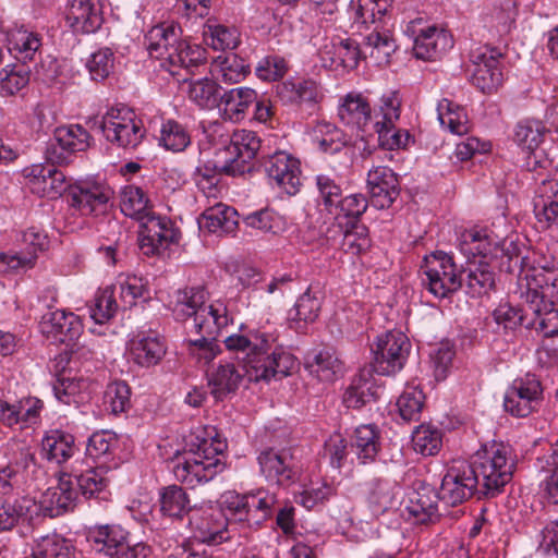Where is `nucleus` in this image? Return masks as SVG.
Wrapping results in <instances>:
<instances>
[{"mask_svg":"<svg viewBox=\"0 0 558 558\" xmlns=\"http://www.w3.org/2000/svg\"><path fill=\"white\" fill-rule=\"evenodd\" d=\"M500 267L509 274H519L520 298L524 301L534 318L527 320L526 328H534L549 338L558 333V275L554 270L524 269L525 257L513 242L502 243Z\"/></svg>","mask_w":558,"mask_h":558,"instance_id":"nucleus-1","label":"nucleus"},{"mask_svg":"<svg viewBox=\"0 0 558 558\" xmlns=\"http://www.w3.org/2000/svg\"><path fill=\"white\" fill-rule=\"evenodd\" d=\"M222 341L229 351H246L243 367L251 381L281 379L292 374L298 365L293 354L284 347L276 345V338L268 333H233Z\"/></svg>","mask_w":558,"mask_h":558,"instance_id":"nucleus-2","label":"nucleus"},{"mask_svg":"<svg viewBox=\"0 0 558 558\" xmlns=\"http://www.w3.org/2000/svg\"><path fill=\"white\" fill-rule=\"evenodd\" d=\"M469 466L477 477L480 497L494 498L512 480L515 459L509 445L493 441L476 451Z\"/></svg>","mask_w":558,"mask_h":558,"instance_id":"nucleus-3","label":"nucleus"},{"mask_svg":"<svg viewBox=\"0 0 558 558\" xmlns=\"http://www.w3.org/2000/svg\"><path fill=\"white\" fill-rule=\"evenodd\" d=\"M209 292L204 287L179 290L171 302V308L177 319H184L193 316L191 332L199 335V338L187 341L189 352L198 361H204V365L209 364V305L207 300Z\"/></svg>","mask_w":558,"mask_h":558,"instance_id":"nucleus-4","label":"nucleus"},{"mask_svg":"<svg viewBox=\"0 0 558 558\" xmlns=\"http://www.w3.org/2000/svg\"><path fill=\"white\" fill-rule=\"evenodd\" d=\"M488 246V234L485 230H465L459 238L460 251L465 256H481L477 262L468 260V266L461 269L465 292L472 298L487 294L495 288V272L489 264L484 260L489 253Z\"/></svg>","mask_w":558,"mask_h":558,"instance_id":"nucleus-5","label":"nucleus"},{"mask_svg":"<svg viewBox=\"0 0 558 558\" xmlns=\"http://www.w3.org/2000/svg\"><path fill=\"white\" fill-rule=\"evenodd\" d=\"M100 129L106 140L124 149L136 148L145 137L141 119L129 108H110L102 116Z\"/></svg>","mask_w":558,"mask_h":558,"instance_id":"nucleus-6","label":"nucleus"},{"mask_svg":"<svg viewBox=\"0 0 558 558\" xmlns=\"http://www.w3.org/2000/svg\"><path fill=\"white\" fill-rule=\"evenodd\" d=\"M423 284L438 299L448 298L463 287L461 270L451 255L437 251L425 257Z\"/></svg>","mask_w":558,"mask_h":558,"instance_id":"nucleus-7","label":"nucleus"},{"mask_svg":"<svg viewBox=\"0 0 558 558\" xmlns=\"http://www.w3.org/2000/svg\"><path fill=\"white\" fill-rule=\"evenodd\" d=\"M409 338L401 331H387L372 347L371 367L374 373L389 376L400 372L410 353Z\"/></svg>","mask_w":558,"mask_h":558,"instance_id":"nucleus-8","label":"nucleus"},{"mask_svg":"<svg viewBox=\"0 0 558 558\" xmlns=\"http://www.w3.org/2000/svg\"><path fill=\"white\" fill-rule=\"evenodd\" d=\"M544 388L534 374L515 378L506 390L504 409L515 417H526L537 411L543 401Z\"/></svg>","mask_w":558,"mask_h":558,"instance_id":"nucleus-9","label":"nucleus"},{"mask_svg":"<svg viewBox=\"0 0 558 558\" xmlns=\"http://www.w3.org/2000/svg\"><path fill=\"white\" fill-rule=\"evenodd\" d=\"M424 24L422 17H416L407 24L404 33L413 39V53L417 59L435 60L452 48L453 40L445 29Z\"/></svg>","mask_w":558,"mask_h":558,"instance_id":"nucleus-10","label":"nucleus"},{"mask_svg":"<svg viewBox=\"0 0 558 558\" xmlns=\"http://www.w3.org/2000/svg\"><path fill=\"white\" fill-rule=\"evenodd\" d=\"M140 222L138 245L146 256L159 255L180 240V231L167 217L153 213Z\"/></svg>","mask_w":558,"mask_h":558,"instance_id":"nucleus-11","label":"nucleus"},{"mask_svg":"<svg viewBox=\"0 0 558 558\" xmlns=\"http://www.w3.org/2000/svg\"><path fill=\"white\" fill-rule=\"evenodd\" d=\"M113 191L105 183L82 181L70 187L69 204L81 216H100L107 213Z\"/></svg>","mask_w":558,"mask_h":558,"instance_id":"nucleus-12","label":"nucleus"},{"mask_svg":"<svg viewBox=\"0 0 558 558\" xmlns=\"http://www.w3.org/2000/svg\"><path fill=\"white\" fill-rule=\"evenodd\" d=\"M501 52L498 49L482 46L471 51L472 84L484 94H492L502 84L500 69Z\"/></svg>","mask_w":558,"mask_h":558,"instance_id":"nucleus-13","label":"nucleus"},{"mask_svg":"<svg viewBox=\"0 0 558 558\" xmlns=\"http://www.w3.org/2000/svg\"><path fill=\"white\" fill-rule=\"evenodd\" d=\"M90 135L80 124L58 126L46 148V158L53 163H68L71 155L89 147Z\"/></svg>","mask_w":558,"mask_h":558,"instance_id":"nucleus-14","label":"nucleus"},{"mask_svg":"<svg viewBox=\"0 0 558 558\" xmlns=\"http://www.w3.org/2000/svg\"><path fill=\"white\" fill-rule=\"evenodd\" d=\"M469 464L453 465L448 469L439 487L440 501L454 507L473 495L480 496V484Z\"/></svg>","mask_w":558,"mask_h":558,"instance_id":"nucleus-15","label":"nucleus"},{"mask_svg":"<svg viewBox=\"0 0 558 558\" xmlns=\"http://www.w3.org/2000/svg\"><path fill=\"white\" fill-rule=\"evenodd\" d=\"M26 186L39 197L57 198L69 187L65 174L50 163H34L22 170Z\"/></svg>","mask_w":558,"mask_h":558,"instance_id":"nucleus-16","label":"nucleus"},{"mask_svg":"<svg viewBox=\"0 0 558 558\" xmlns=\"http://www.w3.org/2000/svg\"><path fill=\"white\" fill-rule=\"evenodd\" d=\"M23 244L26 253H1L0 272H19L34 267L37 254L49 246L46 232L38 227H31L23 232Z\"/></svg>","mask_w":558,"mask_h":558,"instance_id":"nucleus-17","label":"nucleus"},{"mask_svg":"<svg viewBox=\"0 0 558 558\" xmlns=\"http://www.w3.org/2000/svg\"><path fill=\"white\" fill-rule=\"evenodd\" d=\"M211 171L229 175L243 174L250 171L251 167L243 163L240 158L239 148L233 143L231 133H220L217 123L211 125Z\"/></svg>","mask_w":558,"mask_h":558,"instance_id":"nucleus-18","label":"nucleus"},{"mask_svg":"<svg viewBox=\"0 0 558 558\" xmlns=\"http://www.w3.org/2000/svg\"><path fill=\"white\" fill-rule=\"evenodd\" d=\"M77 499V488L72 481V473L68 470L61 471L58 478V485L49 487L40 497L37 504V511L40 510L45 515L58 517L72 509Z\"/></svg>","mask_w":558,"mask_h":558,"instance_id":"nucleus-19","label":"nucleus"},{"mask_svg":"<svg viewBox=\"0 0 558 558\" xmlns=\"http://www.w3.org/2000/svg\"><path fill=\"white\" fill-rule=\"evenodd\" d=\"M167 351L163 339L154 330H140L128 342L130 360L141 367L157 365Z\"/></svg>","mask_w":558,"mask_h":558,"instance_id":"nucleus-20","label":"nucleus"},{"mask_svg":"<svg viewBox=\"0 0 558 558\" xmlns=\"http://www.w3.org/2000/svg\"><path fill=\"white\" fill-rule=\"evenodd\" d=\"M264 169L268 179L287 194L294 195L299 191L301 170L296 158L286 151H277L264 161Z\"/></svg>","mask_w":558,"mask_h":558,"instance_id":"nucleus-21","label":"nucleus"},{"mask_svg":"<svg viewBox=\"0 0 558 558\" xmlns=\"http://www.w3.org/2000/svg\"><path fill=\"white\" fill-rule=\"evenodd\" d=\"M257 94L247 87L232 88L227 90L222 86L211 87V100L216 101L219 116L223 120L239 122L245 117L247 109L256 100Z\"/></svg>","mask_w":558,"mask_h":558,"instance_id":"nucleus-22","label":"nucleus"},{"mask_svg":"<svg viewBox=\"0 0 558 558\" xmlns=\"http://www.w3.org/2000/svg\"><path fill=\"white\" fill-rule=\"evenodd\" d=\"M39 330L51 342L66 343L80 337L83 325L74 313L57 310L41 317Z\"/></svg>","mask_w":558,"mask_h":558,"instance_id":"nucleus-23","label":"nucleus"},{"mask_svg":"<svg viewBox=\"0 0 558 558\" xmlns=\"http://www.w3.org/2000/svg\"><path fill=\"white\" fill-rule=\"evenodd\" d=\"M366 184L371 203L379 209L389 208L400 194L397 173L385 166L372 168L367 173Z\"/></svg>","mask_w":558,"mask_h":558,"instance_id":"nucleus-24","label":"nucleus"},{"mask_svg":"<svg viewBox=\"0 0 558 558\" xmlns=\"http://www.w3.org/2000/svg\"><path fill=\"white\" fill-rule=\"evenodd\" d=\"M182 29L174 23H161L151 27L145 35V45L150 57L167 60L170 63L172 52H177L181 43Z\"/></svg>","mask_w":558,"mask_h":558,"instance_id":"nucleus-25","label":"nucleus"},{"mask_svg":"<svg viewBox=\"0 0 558 558\" xmlns=\"http://www.w3.org/2000/svg\"><path fill=\"white\" fill-rule=\"evenodd\" d=\"M36 514L37 502L29 497H0V532L29 524Z\"/></svg>","mask_w":558,"mask_h":558,"instance_id":"nucleus-26","label":"nucleus"},{"mask_svg":"<svg viewBox=\"0 0 558 558\" xmlns=\"http://www.w3.org/2000/svg\"><path fill=\"white\" fill-rule=\"evenodd\" d=\"M66 21L75 33H95L104 22L100 1L72 0L68 8Z\"/></svg>","mask_w":558,"mask_h":558,"instance_id":"nucleus-27","label":"nucleus"},{"mask_svg":"<svg viewBox=\"0 0 558 558\" xmlns=\"http://www.w3.org/2000/svg\"><path fill=\"white\" fill-rule=\"evenodd\" d=\"M258 464L266 480L278 485H289L295 478L292 457L287 450L266 449L258 456Z\"/></svg>","mask_w":558,"mask_h":558,"instance_id":"nucleus-28","label":"nucleus"},{"mask_svg":"<svg viewBox=\"0 0 558 558\" xmlns=\"http://www.w3.org/2000/svg\"><path fill=\"white\" fill-rule=\"evenodd\" d=\"M534 214L543 229L558 230V180H543L536 190Z\"/></svg>","mask_w":558,"mask_h":558,"instance_id":"nucleus-29","label":"nucleus"},{"mask_svg":"<svg viewBox=\"0 0 558 558\" xmlns=\"http://www.w3.org/2000/svg\"><path fill=\"white\" fill-rule=\"evenodd\" d=\"M77 452L74 436L59 428L47 430L41 439L40 453L44 459L58 465L68 462Z\"/></svg>","mask_w":558,"mask_h":558,"instance_id":"nucleus-30","label":"nucleus"},{"mask_svg":"<svg viewBox=\"0 0 558 558\" xmlns=\"http://www.w3.org/2000/svg\"><path fill=\"white\" fill-rule=\"evenodd\" d=\"M338 117L344 125L365 133L373 121V109L364 96L349 93L339 105Z\"/></svg>","mask_w":558,"mask_h":558,"instance_id":"nucleus-31","label":"nucleus"},{"mask_svg":"<svg viewBox=\"0 0 558 558\" xmlns=\"http://www.w3.org/2000/svg\"><path fill=\"white\" fill-rule=\"evenodd\" d=\"M277 502L276 495L265 489L242 495L240 522H246L250 526L260 525L270 517Z\"/></svg>","mask_w":558,"mask_h":558,"instance_id":"nucleus-32","label":"nucleus"},{"mask_svg":"<svg viewBox=\"0 0 558 558\" xmlns=\"http://www.w3.org/2000/svg\"><path fill=\"white\" fill-rule=\"evenodd\" d=\"M396 48L397 46L390 32L379 25H376L361 44L363 59H369L377 66L387 65Z\"/></svg>","mask_w":558,"mask_h":558,"instance_id":"nucleus-33","label":"nucleus"},{"mask_svg":"<svg viewBox=\"0 0 558 558\" xmlns=\"http://www.w3.org/2000/svg\"><path fill=\"white\" fill-rule=\"evenodd\" d=\"M248 64L235 53L211 56V86L219 88L221 83L235 84L250 72Z\"/></svg>","mask_w":558,"mask_h":558,"instance_id":"nucleus-34","label":"nucleus"},{"mask_svg":"<svg viewBox=\"0 0 558 558\" xmlns=\"http://www.w3.org/2000/svg\"><path fill=\"white\" fill-rule=\"evenodd\" d=\"M69 473H72L74 486L86 498H106L107 487L109 485L108 470L104 466L88 468L81 470L72 466Z\"/></svg>","mask_w":558,"mask_h":558,"instance_id":"nucleus-35","label":"nucleus"},{"mask_svg":"<svg viewBox=\"0 0 558 558\" xmlns=\"http://www.w3.org/2000/svg\"><path fill=\"white\" fill-rule=\"evenodd\" d=\"M241 504L242 496L235 492L229 490L217 499L215 508L211 506V512L217 510L223 519L222 522L216 520V524L222 526L221 530L217 529L214 531L211 529V547L230 539L229 531L226 526L231 521L240 522Z\"/></svg>","mask_w":558,"mask_h":558,"instance_id":"nucleus-36","label":"nucleus"},{"mask_svg":"<svg viewBox=\"0 0 558 558\" xmlns=\"http://www.w3.org/2000/svg\"><path fill=\"white\" fill-rule=\"evenodd\" d=\"M206 451V441H204L198 446L197 452H191L183 461L179 460L172 468L174 477L192 488L205 484L207 482V465L204 462V459H207Z\"/></svg>","mask_w":558,"mask_h":558,"instance_id":"nucleus-37","label":"nucleus"},{"mask_svg":"<svg viewBox=\"0 0 558 558\" xmlns=\"http://www.w3.org/2000/svg\"><path fill=\"white\" fill-rule=\"evenodd\" d=\"M351 447L360 464L366 465L375 462L380 451L378 427L375 424L357 426L351 439Z\"/></svg>","mask_w":558,"mask_h":558,"instance_id":"nucleus-38","label":"nucleus"},{"mask_svg":"<svg viewBox=\"0 0 558 558\" xmlns=\"http://www.w3.org/2000/svg\"><path fill=\"white\" fill-rule=\"evenodd\" d=\"M378 398V387L372 381L371 371L362 369L347 388L343 402L347 408L361 409Z\"/></svg>","mask_w":558,"mask_h":558,"instance_id":"nucleus-39","label":"nucleus"},{"mask_svg":"<svg viewBox=\"0 0 558 558\" xmlns=\"http://www.w3.org/2000/svg\"><path fill=\"white\" fill-rule=\"evenodd\" d=\"M311 138L314 145L325 154H336L349 143V137L337 125L319 121L311 132Z\"/></svg>","mask_w":558,"mask_h":558,"instance_id":"nucleus-40","label":"nucleus"},{"mask_svg":"<svg viewBox=\"0 0 558 558\" xmlns=\"http://www.w3.org/2000/svg\"><path fill=\"white\" fill-rule=\"evenodd\" d=\"M305 367L320 381H333L342 373V363L331 349H323L308 354Z\"/></svg>","mask_w":558,"mask_h":558,"instance_id":"nucleus-41","label":"nucleus"},{"mask_svg":"<svg viewBox=\"0 0 558 558\" xmlns=\"http://www.w3.org/2000/svg\"><path fill=\"white\" fill-rule=\"evenodd\" d=\"M120 208L126 217L137 221H143L154 213L146 193L140 186L132 184L121 190Z\"/></svg>","mask_w":558,"mask_h":558,"instance_id":"nucleus-42","label":"nucleus"},{"mask_svg":"<svg viewBox=\"0 0 558 558\" xmlns=\"http://www.w3.org/2000/svg\"><path fill=\"white\" fill-rule=\"evenodd\" d=\"M439 500V492L423 485L412 493L407 510L417 522L425 523L437 513Z\"/></svg>","mask_w":558,"mask_h":558,"instance_id":"nucleus-43","label":"nucleus"},{"mask_svg":"<svg viewBox=\"0 0 558 558\" xmlns=\"http://www.w3.org/2000/svg\"><path fill=\"white\" fill-rule=\"evenodd\" d=\"M89 537L97 553L113 558L126 542V532L119 525H101L94 529Z\"/></svg>","mask_w":558,"mask_h":558,"instance_id":"nucleus-44","label":"nucleus"},{"mask_svg":"<svg viewBox=\"0 0 558 558\" xmlns=\"http://www.w3.org/2000/svg\"><path fill=\"white\" fill-rule=\"evenodd\" d=\"M26 558H76V551L71 542L52 534L37 539Z\"/></svg>","mask_w":558,"mask_h":558,"instance_id":"nucleus-45","label":"nucleus"},{"mask_svg":"<svg viewBox=\"0 0 558 558\" xmlns=\"http://www.w3.org/2000/svg\"><path fill=\"white\" fill-rule=\"evenodd\" d=\"M5 41L9 43V50L15 52L16 57L24 61L33 60L41 47L39 35L23 26L8 32Z\"/></svg>","mask_w":558,"mask_h":558,"instance_id":"nucleus-46","label":"nucleus"},{"mask_svg":"<svg viewBox=\"0 0 558 558\" xmlns=\"http://www.w3.org/2000/svg\"><path fill=\"white\" fill-rule=\"evenodd\" d=\"M402 99L397 90L384 94L373 110V130H383L397 123L401 114Z\"/></svg>","mask_w":558,"mask_h":558,"instance_id":"nucleus-47","label":"nucleus"},{"mask_svg":"<svg viewBox=\"0 0 558 558\" xmlns=\"http://www.w3.org/2000/svg\"><path fill=\"white\" fill-rule=\"evenodd\" d=\"M538 466L549 475L541 484V494L548 505L558 506V442L551 447L549 456L538 459Z\"/></svg>","mask_w":558,"mask_h":558,"instance_id":"nucleus-48","label":"nucleus"},{"mask_svg":"<svg viewBox=\"0 0 558 558\" xmlns=\"http://www.w3.org/2000/svg\"><path fill=\"white\" fill-rule=\"evenodd\" d=\"M393 0H352L350 11L354 20L363 24L381 23L392 7Z\"/></svg>","mask_w":558,"mask_h":558,"instance_id":"nucleus-49","label":"nucleus"},{"mask_svg":"<svg viewBox=\"0 0 558 558\" xmlns=\"http://www.w3.org/2000/svg\"><path fill=\"white\" fill-rule=\"evenodd\" d=\"M160 510L171 518H182L190 507V499L182 487L170 485L163 487L159 493Z\"/></svg>","mask_w":558,"mask_h":558,"instance_id":"nucleus-50","label":"nucleus"},{"mask_svg":"<svg viewBox=\"0 0 558 558\" xmlns=\"http://www.w3.org/2000/svg\"><path fill=\"white\" fill-rule=\"evenodd\" d=\"M238 227L239 215L235 208L222 203L211 205V234L233 235Z\"/></svg>","mask_w":558,"mask_h":558,"instance_id":"nucleus-51","label":"nucleus"},{"mask_svg":"<svg viewBox=\"0 0 558 558\" xmlns=\"http://www.w3.org/2000/svg\"><path fill=\"white\" fill-rule=\"evenodd\" d=\"M191 143L185 128L174 120H167L161 124L159 144L167 150L183 151Z\"/></svg>","mask_w":558,"mask_h":558,"instance_id":"nucleus-52","label":"nucleus"},{"mask_svg":"<svg viewBox=\"0 0 558 558\" xmlns=\"http://www.w3.org/2000/svg\"><path fill=\"white\" fill-rule=\"evenodd\" d=\"M5 469L12 476L13 481L17 484L20 477L26 478L33 474L37 469L35 454L28 446H21L12 451Z\"/></svg>","mask_w":558,"mask_h":558,"instance_id":"nucleus-53","label":"nucleus"},{"mask_svg":"<svg viewBox=\"0 0 558 558\" xmlns=\"http://www.w3.org/2000/svg\"><path fill=\"white\" fill-rule=\"evenodd\" d=\"M367 501L374 514L378 515L386 512L395 504L391 484L383 478H374L369 483Z\"/></svg>","mask_w":558,"mask_h":558,"instance_id":"nucleus-54","label":"nucleus"},{"mask_svg":"<svg viewBox=\"0 0 558 558\" xmlns=\"http://www.w3.org/2000/svg\"><path fill=\"white\" fill-rule=\"evenodd\" d=\"M320 308V299L307 289L290 310L289 319L295 323H313L318 317Z\"/></svg>","mask_w":558,"mask_h":558,"instance_id":"nucleus-55","label":"nucleus"},{"mask_svg":"<svg viewBox=\"0 0 558 558\" xmlns=\"http://www.w3.org/2000/svg\"><path fill=\"white\" fill-rule=\"evenodd\" d=\"M545 133V126L539 121H522L514 129L513 140L526 153L543 143Z\"/></svg>","mask_w":558,"mask_h":558,"instance_id":"nucleus-56","label":"nucleus"},{"mask_svg":"<svg viewBox=\"0 0 558 558\" xmlns=\"http://www.w3.org/2000/svg\"><path fill=\"white\" fill-rule=\"evenodd\" d=\"M116 57L113 51L108 48H99L94 51L86 61V68L90 78L94 81H104L114 69Z\"/></svg>","mask_w":558,"mask_h":558,"instance_id":"nucleus-57","label":"nucleus"},{"mask_svg":"<svg viewBox=\"0 0 558 558\" xmlns=\"http://www.w3.org/2000/svg\"><path fill=\"white\" fill-rule=\"evenodd\" d=\"M444 101L446 102V111H444V104L439 105L438 118L440 123L453 134H466L469 132V120L465 110L451 101Z\"/></svg>","mask_w":558,"mask_h":558,"instance_id":"nucleus-58","label":"nucleus"},{"mask_svg":"<svg viewBox=\"0 0 558 558\" xmlns=\"http://www.w3.org/2000/svg\"><path fill=\"white\" fill-rule=\"evenodd\" d=\"M341 246L344 252L360 254L369 246L368 229L359 221H349L343 233Z\"/></svg>","mask_w":558,"mask_h":558,"instance_id":"nucleus-59","label":"nucleus"},{"mask_svg":"<svg viewBox=\"0 0 558 558\" xmlns=\"http://www.w3.org/2000/svg\"><path fill=\"white\" fill-rule=\"evenodd\" d=\"M413 448L423 456H434L441 447L439 430L430 426H418L412 436Z\"/></svg>","mask_w":558,"mask_h":558,"instance_id":"nucleus-60","label":"nucleus"},{"mask_svg":"<svg viewBox=\"0 0 558 558\" xmlns=\"http://www.w3.org/2000/svg\"><path fill=\"white\" fill-rule=\"evenodd\" d=\"M241 381V375L235 371L234 365L220 366L211 377V395L216 399H222L227 393L234 391Z\"/></svg>","mask_w":558,"mask_h":558,"instance_id":"nucleus-61","label":"nucleus"},{"mask_svg":"<svg viewBox=\"0 0 558 558\" xmlns=\"http://www.w3.org/2000/svg\"><path fill=\"white\" fill-rule=\"evenodd\" d=\"M425 396L422 390L416 388H407L397 400V407L400 416L404 421H416L418 420Z\"/></svg>","mask_w":558,"mask_h":558,"instance_id":"nucleus-62","label":"nucleus"},{"mask_svg":"<svg viewBox=\"0 0 558 558\" xmlns=\"http://www.w3.org/2000/svg\"><path fill=\"white\" fill-rule=\"evenodd\" d=\"M118 308L113 290L110 287L99 291L89 308L90 317L97 324H104L113 317Z\"/></svg>","mask_w":558,"mask_h":558,"instance_id":"nucleus-63","label":"nucleus"},{"mask_svg":"<svg viewBox=\"0 0 558 558\" xmlns=\"http://www.w3.org/2000/svg\"><path fill=\"white\" fill-rule=\"evenodd\" d=\"M527 307L517 308L510 304H500L493 313L494 319L499 327L507 331L515 330L519 326L526 324Z\"/></svg>","mask_w":558,"mask_h":558,"instance_id":"nucleus-64","label":"nucleus"}]
</instances>
